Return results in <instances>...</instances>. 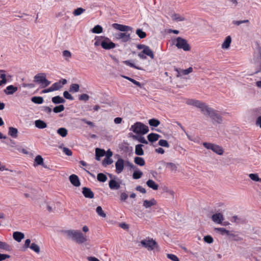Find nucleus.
<instances>
[{"label":"nucleus","instance_id":"58836bf2","mask_svg":"<svg viewBox=\"0 0 261 261\" xmlns=\"http://www.w3.org/2000/svg\"><path fill=\"white\" fill-rule=\"evenodd\" d=\"M143 175V172L141 171H135L133 174V177L134 179H137L141 177Z\"/></svg>","mask_w":261,"mask_h":261},{"label":"nucleus","instance_id":"c9c22d12","mask_svg":"<svg viewBox=\"0 0 261 261\" xmlns=\"http://www.w3.org/2000/svg\"><path fill=\"white\" fill-rule=\"evenodd\" d=\"M30 248L31 250H33L37 253H39L40 251L39 246L35 243L31 244V245L30 246Z\"/></svg>","mask_w":261,"mask_h":261},{"label":"nucleus","instance_id":"e2e57ef3","mask_svg":"<svg viewBox=\"0 0 261 261\" xmlns=\"http://www.w3.org/2000/svg\"><path fill=\"white\" fill-rule=\"evenodd\" d=\"M255 125L261 128V116H258L255 120Z\"/></svg>","mask_w":261,"mask_h":261},{"label":"nucleus","instance_id":"bf43d9fd","mask_svg":"<svg viewBox=\"0 0 261 261\" xmlns=\"http://www.w3.org/2000/svg\"><path fill=\"white\" fill-rule=\"evenodd\" d=\"M89 96L86 94H81L79 97L80 100H84V101L88 100L89 99Z\"/></svg>","mask_w":261,"mask_h":261},{"label":"nucleus","instance_id":"39448f33","mask_svg":"<svg viewBox=\"0 0 261 261\" xmlns=\"http://www.w3.org/2000/svg\"><path fill=\"white\" fill-rule=\"evenodd\" d=\"M174 44L178 48L182 49L184 51H189L191 49L187 41L180 37L176 38Z\"/></svg>","mask_w":261,"mask_h":261},{"label":"nucleus","instance_id":"0eeeda50","mask_svg":"<svg viewBox=\"0 0 261 261\" xmlns=\"http://www.w3.org/2000/svg\"><path fill=\"white\" fill-rule=\"evenodd\" d=\"M203 145L207 149H211L219 155H222L224 151L223 148L219 145L206 142H204Z\"/></svg>","mask_w":261,"mask_h":261},{"label":"nucleus","instance_id":"de8ad7c7","mask_svg":"<svg viewBox=\"0 0 261 261\" xmlns=\"http://www.w3.org/2000/svg\"><path fill=\"white\" fill-rule=\"evenodd\" d=\"M159 145L161 146L167 147V148H168L169 147V144L168 142L165 140H162V139L160 140L159 141Z\"/></svg>","mask_w":261,"mask_h":261},{"label":"nucleus","instance_id":"69168bd1","mask_svg":"<svg viewBox=\"0 0 261 261\" xmlns=\"http://www.w3.org/2000/svg\"><path fill=\"white\" fill-rule=\"evenodd\" d=\"M136 190L143 194H145L146 192V190L140 186H137L136 187Z\"/></svg>","mask_w":261,"mask_h":261},{"label":"nucleus","instance_id":"13d9d810","mask_svg":"<svg viewBox=\"0 0 261 261\" xmlns=\"http://www.w3.org/2000/svg\"><path fill=\"white\" fill-rule=\"evenodd\" d=\"M63 95H64V97L66 99H70V100L73 99V97L67 91L64 92Z\"/></svg>","mask_w":261,"mask_h":261},{"label":"nucleus","instance_id":"680f3d73","mask_svg":"<svg viewBox=\"0 0 261 261\" xmlns=\"http://www.w3.org/2000/svg\"><path fill=\"white\" fill-rule=\"evenodd\" d=\"M63 152L67 155L71 156L72 155V151L67 147L63 148Z\"/></svg>","mask_w":261,"mask_h":261},{"label":"nucleus","instance_id":"a211bd4d","mask_svg":"<svg viewBox=\"0 0 261 261\" xmlns=\"http://www.w3.org/2000/svg\"><path fill=\"white\" fill-rule=\"evenodd\" d=\"M109 186L110 188L112 190H118L120 187V184L114 179H112L109 181Z\"/></svg>","mask_w":261,"mask_h":261},{"label":"nucleus","instance_id":"6e6552de","mask_svg":"<svg viewBox=\"0 0 261 261\" xmlns=\"http://www.w3.org/2000/svg\"><path fill=\"white\" fill-rule=\"evenodd\" d=\"M124 167V161L119 158L115 163L116 172L119 174L122 172Z\"/></svg>","mask_w":261,"mask_h":261},{"label":"nucleus","instance_id":"c03bdc74","mask_svg":"<svg viewBox=\"0 0 261 261\" xmlns=\"http://www.w3.org/2000/svg\"><path fill=\"white\" fill-rule=\"evenodd\" d=\"M92 31L94 33H100L102 32V28L99 25H97L93 28Z\"/></svg>","mask_w":261,"mask_h":261},{"label":"nucleus","instance_id":"3c124183","mask_svg":"<svg viewBox=\"0 0 261 261\" xmlns=\"http://www.w3.org/2000/svg\"><path fill=\"white\" fill-rule=\"evenodd\" d=\"M53 91L58 90L62 88L60 82L55 83L51 86Z\"/></svg>","mask_w":261,"mask_h":261},{"label":"nucleus","instance_id":"052dcab7","mask_svg":"<svg viewBox=\"0 0 261 261\" xmlns=\"http://www.w3.org/2000/svg\"><path fill=\"white\" fill-rule=\"evenodd\" d=\"M10 257V256L9 255L0 253V261L4 260L7 258H9Z\"/></svg>","mask_w":261,"mask_h":261},{"label":"nucleus","instance_id":"4468645a","mask_svg":"<svg viewBox=\"0 0 261 261\" xmlns=\"http://www.w3.org/2000/svg\"><path fill=\"white\" fill-rule=\"evenodd\" d=\"M212 219L215 223L221 224L224 220V217L222 213H218L212 216Z\"/></svg>","mask_w":261,"mask_h":261},{"label":"nucleus","instance_id":"4d7b16f0","mask_svg":"<svg viewBox=\"0 0 261 261\" xmlns=\"http://www.w3.org/2000/svg\"><path fill=\"white\" fill-rule=\"evenodd\" d=\"M248 22H249V20L246 19V20H244L233 21V24L237 25H239L242 23H248Z\"/></svg>","mask_w":261,"mask_h":261},{"label":"nucleus","instance_id":"774afa93","mask_svg":"<svg viewBox=\"0 0 261 261\" xmlns=\"http://www.w3.org/2000/svg\"><path fill=\"white\" fill-rule=\"evenodd\" d=\"M87 259L88 261H100L98 258L94 256H88Z\"/></svg>","mask_w":261,"mask_h":261},{"label":"nucleus","instance_id":"7c9ffc66","mask_svg":"<svg viewBox=\"0 0 261 261\" xmlns=\"http://www.w3.org/2000/svg\"><path fill=\"white\" fill-rule=\"evenodd\" d=\"M96 212L100 217L105 218L107 216L106 214L102 210V208L100 206H98L96 207Z\"/></svg>","mask_w":261,"mask_h":261},{"label":"nucleus","instance_id":"4c0bfd02","mask_svg":"<svg viewBox=\"0 0 261 261\" xmlns=\"http://www.w3.org/2000/svg\"><path fill=\"white\" fill-rule=\"evenodd\" d=\"M97 180L101 182H105L107 179V176L103 173H98L97 176Z\"/></svg>","mask_w":261,"mask_h":261},{"label":"nucleus","instance_id":"8fccbe9b","mask_svg":"<svg viewBox=\"0 0 261 261\" xmlns=\"http://www.w3.org/2000/svg\"><path fill=\"white\" fill-rule=\"evenodd\" d=\"M7 82L6 74L4 73H0V86L5 84Z\"/></svg>","mask_w":261,"mask_h":261},{"label":"nucleus","instance_id":"aec40b11","mask_svg":"<svg viewBox=\"0 0 261 261\" xmlns=\"http://www.w3.org/2000/svg\"><path fill=\"white\" fill-rule=\"evenodd\" d=\"M146 185L149 188L154 190H157L159 188V185L152 179L148 180L146 181Z\"/></svg>","mask_w":261,"mask_h":261},{"label":"nucleus","instance_id":"f704fd0d","mask_svg":"<svg viewBox=\"0 0 261 261\" xmlns=\"http://www.w3.org/2000/svg\"><path fill=\"white\" fill-rule=\"evenodd\" d=\"M17 90V88L16 87H14L12 85L9 86L7 87V94H12L14 93Z\"/></svg>","mask_w":261,"mask_h":261},{"label":"nucleus","instance_id":"5fc2aeb1","mask_svg":"<svg viewBox=\"0 0 261 261\" xmlns=\"http://www.w3.org/2000/svg\"><path fill=\"white\" fill-rule=\"evenodd\" d=\"M204 242L207 243H212L213 242V238L210 236H206L204 237L203 239Z\"/></svg>","mask_w":261,"mask_h":261},{"label":"nucleus","instance_id":"e433bc0d","mask_svg":"<svg viewBox=\"0 0 261 261\" xmlns=\"http://www.w3.org/2000/svg\"><path fill=\"white\" fill-rule=\"evenodd\" d=\"M136 33L141 39L144 38L146 36V33L140 29L136 30Z\"/></svg>","mask_w":261,"mask_h":261},{"label":"nucleus","instance_id":"2f4dec72","mask_svg":"<svg viewBox=\"0 0 261 261\" xmlns=\"http://www.w3.org/2000/svg\"><path fill=\"white\" fill-rule=\"evenodd\" d=\"M67 129L64 127H61L57 130V133L62 137H65L67 135Z\"/></svg>","mask_w":261,"mask_h":261},{"label":"nucleus","instance_id":"49530a36","mask_svg":"<svg viewBox=\"0 0 261 261\" xmlns=\"http://www.w3.org/2000/svg\"><path fill=\"white\" fill-rule=\"evenodd\" d=\"M113 160L111 158H106L102 161V165L105 166L108 165H111L113 163Z\"/></svg>","mask_w":261,"mask_h":261},{"label":"nucleus","instance_id":"ddd939ff","mask_svg":"<svg viewBox=\"0 0 261 261\" xmlns=\"http://www.w3.org/2000/svg\"><path fill=\"white\" fill-rule=\"evenodd\" d=\"M112 27L116 30H118L121 32H126L128 31H130L132 30L131 28L122 24H120L118 23H113L112 24Z\"/></svg>","mask_w":261,"mask_h":261},{"label":"nucleus","instance_id":"09e8293b","mask_svg":"<svg viewBox=\"0 0 261 261\" xmlns=\"http://www.w3.org/2000/svg\"><path fill=\"white\" fill-rule=\"evenodd\" d=\"M249 177L253 181H259V178L257 174L250 173L249 175Z\"/></svg>","mask_w":261,"mask_h":261},{"label":"nucleus","instance_id":"338daca9","mask_svg":"<svg viewBox=\"0 0 261 261\" xmlns=\"http://www.w3.org/2000/svg\"><path fill=\"white\" fill-rule=\"evenodd\" d=\"M128 197L127 194L125 193H122L120 195V199L121 200H125Z\"/></svg>","mask_w":261,"mask_h":261},{"label":"nucleus","instance_id":"393cba45","mask_svg":"<svg viewBox=\"0 0 261 261\" xmlns=\"http://www.w3.org/2000/svg\"><path fill=\"white\" fill-rule=\"evenodd\" d=\"M215 230L217 232H220L221 234H226L229 236H233L234 235L230 232L228 230H226L224 228H216Z\"/></svg>","mask_w":261,"mask_h":261},{"label":"nucleus","instance_id":"f03ea898","mask_svg":"<svg viewBox=\"0 0 261 261\" xmlns=\"http://www.w3.org/2000/svg\"><path fill=\"white\" fill-rule=\"evenodd\" d=\"M62 233L67 239L70 240L77 244H85L88 241L86 235L79 230L72 229L63 230Z\"/></svg>","mask_w":261,"mask_h":261},{"label":"nucleus","instance_id":"f257e3e1","mask_svg":"<svg viewBox=\"0 0 261 261\" xmlns=\"http://www.w3.org/2000/svg\"><path fill=\"white\" fill-rule=\"evenodd\" d=\"M187 104L199 109L204 115L209 116L214 123L218 124L222 123L223 119L221 116L218 114L215 110L208 107L205 103L198 100L191 99L187 101Z\"/></svg>","mask_w":261,"mask_h":261},{"label":"nucleus","instance_id":"37998d69","mask_svg":"<svg viewBox=\"0 0 261 261\" xmlns=\"http://www.w3.org/2000/svg\"><path fill=\"white\" fill-rule=\"evenodd\" d=\"M160 123V122L155 119H151L149 120V124L151 126H153L154 127H157Z\"/></svg>","mask_w":261,"mask_h":261},{"label":"nucleus","instance_id":"b1692460","mask_svg":"<svg viewBox=\"0 0 261 261\" xmlns=\"http://www.w3.org/2000/svg\"><path fill=\"white\" fill-rule=\"evenodd\" d=\"M160 137V135L154 133H151L147 136L148 140L151 142L157 141Z\"/></svg>","mask_w":261,"mask_h":261},{"label":"nucleus","instance_id":"c85d7f7f","mask_svg":"<svg viewBox=\"0 0 261 261\" xmlns=\"http://www.w3.org/2000/svg\"><path fill=\"white\" fill-rule=\"evenodd\" d=\"M84 11H85V9L82 8H78L74 10L72 12H67L68 15H71V14L78 16L81 15Z\"/></svg>","mask_w":261,"mask_h":261},{"label":"nucleus","instance_id":"a18cd8bd","mask_svg":"<svg viewBox=\"0 0 261 261\" xmlns=\"http://www.w3.org/2000/svg\"><path fill=\"white\" fill-rule=\"evenodd\" d=\"M64 110V106L63 105H60L57 107H55L53 111L55 113H58L62 112Z\"/></svg>","mask_w":261,"mask_h":261},{"label":"nucleus","instance_id":"79ce46f5","mask_svg":"<svg viewBox=\"0 0 261 261\" xmlns=\"http://www.w3.org/2000/svg\"><path fill=\"white\" fill-rule=\"evenodd\" d=\"M63 56L65 60L68 61L71 57V54L69 50H65L63 51Z\"/></svg>","mask_w":261,"mask_h":261},{"label":"nucleus","instance_id":"9d476101","mask_svg":"<svg viewBox=\"0 0 261 261\" xmlns=\"http://www.w3.org/2000/svg\"><path fill=\"white\" fill-rule=\"evenodd\" d=\"M157 204V201L154 198L150 200H144L143 201V206L144 208L148 209L150 208L152 206H155Z\"/></svg>","mask_w":261,"mask_h":261},{"label":"nucleus","instance_id":"72a5a7b5","mask_svg":"<svg viewBox=\"0 0 261 261\" xmlns=\"http://www.w3.org/2000/svg\"><path fill=\"white\" fill-rule=\"evenodd\" d=\"M31 100L34 103L41 104L43 102V98L40 96H34L32 98Z\"/></svg>","mask_w":261,"mask_h":261},{"label":"nucleus","instance_id":"6ab92c4d","mask_svg":"<svg viewBox=\"0 0 261 261\" xmlns=\"http://www.w3.org/2000/svg\"><path fill=\"white\" fill-rule=\"evenodd\" d=\"M11 250V246L7 243L0 241V250L10 251Z\"/></svg>","mask_w":261,"mask_h":261},{"label":"nucleus","instance_id":"603ef678","mask_svg":"<svg viewBox=\"0 0 261 261\" xmlns=\"http://www.w3.org/2000/svg\"><path fill=\"white\" fill-rule=\"evenodd\" d=\"M180 71L183 75H187L193 71V68L192 67H189L187 69H180Z\"/></svg>","mask_w":261,"mask_h":261},{"label":"nucleus","instance_id":"473e14b6","mask_svg":"<svg viewBox=\"0 0 261 261\" xmlns=\"http://www.w3.org/2000/svg\"><path fill=\"white\" fill-rule=\"evenodd\" d=\"M143 54L149 56L151 59L154 58L153 53L148 46H147L145 49L143 50Z\"/></svg>","mask_w":261,"mask_h":261},{"label":"nucleus","instance_id":"f8f14e48","mask_svg":"<svg viewBox=\"0 0 261 261\" xmlns=\"http://www.w3.org/2000/svg\"><path fill=\"white\" fill-rule=\"evenodd\" d=\"M69 180L71 184L76 187H79L81 185V182L78 176L75 174H72L69 177Z\"/></svg>","mask_w":261,"mask_h":261},{"label":"nucleus","instance_id":"dca6fc26","mask_svg":"<svg viewBox=\"0 0 261 261\" xmlns=\"http://www.w3.org/2000/svg\"><path fill=\"white\" fill-rule=\"evenodd\" d=\"M43 161L44 160L43 158L40 155H37L35 158L34 166L36 167L40 165L43 166L44 167L46 168V166H44Z\"/></svg>","mask_w":261,"mask_h":261},{"label":"nucleus","instance_id":"1a4fd4ad","mask_svg":"<svg viewBox=\"0 0 261 261\" xmlns=\"http://www.w3.org/2000/svg\"><path fill=\"white\" fill-rule=\"evenodd\" d=\"M116 38L121 40L123 42H126L130 40V34L126 33H118L116 34Z\"/></svg>","mask_w":261,"mask_h":261},{"label":"nucleus","instance_id":"ea45409f","mask_svg":"<svg viewBox=\"0 0 261 261\" xmlns=\"http://www.w3.org/2000/svg\"><path fill=\"white\" fill-rule=\"evenodd\" d=\"M166 167L171 171H176L177 170L176 165L172 163H167L166 164Z\"/></svg>","mask_w":261,"mask_h":261},{"label":"nucleus","instance_id":"cd10ccee","mask_svg":"<svg viewBox=\"0 0 261 261\" xmlns=\"http://www.w3.org/2000/svg\"><path fill=\"white\" fill-rule=\"evenodd\" d=\"M52 101L55 104L64 103L65 100L60 96H55L52 98Z\"/></svg>","mask_w":261,"mask_h":261},{"label":"nucleus","instance_id":"a878e982","mask_svg":"<svg viewBox=\"0 0 261 261\" xmlns=\"http://www.w3.org/2000/svg\"><path fill=\"white\" fill-rule=\"evenodd\" d=\"M143 145L138 144L135 147V153L138 155H143L144 151L142 149Z\"/></svg>","mask_w":261,"mask_h":261},{"label":"nucleus","instance_id":"864d4df0","mask_svg":"<svg viewBox=\"0 0 261 261\" xmlns=\"http://www.w3.org/2000/svg\"><path fill=\"white\" fill-rule=\"evenodd\" d=\"M167 257L168 258L170 259L172 261H179V260L178 258V257L176 255H175L174 254H167Z\"/></svg>","mask_w":261,"mask_h":261},{"label":"nucleus","instance_id":"7ed1b4c3","mask_svg":"<svg viewBox=\"0 0 261 261\" xmlns=\"http://www.w3.org/2000/svg\"><path fill=\"white\" fill-rule=\"evenodd\" d=\"M140 244L142 247L146 248L148 251L159 250L158 243L153 239L146 238L142 240L141 241Z\"/></svg>","mask_w":261,"mask_h":261},{"label":"nucleus","instance_id":"bb28decb","mask_svg":"<svg viewBox=\"0 0 261 261\" xmlns=\"http://www.w3.org/2000/svg\"><path fill=\"white\" fill-rule=\"evenodd\" d=\"M96 159L98 161L99 160V158L104 156L105 154V151L103 149L99 148H96L95 149Z\"/></svg>","mask_w":261,"mask_h":261},{"label":"nucleus","instance_id":"f3484780","mask_svg":"<svg viewBox=\"0 0 261 261\" xmlns=\"http://www.w3.org/2000/svg\"><path fill=\"white\" fill-rule=\"evenodd\" d=\"M13 237L15 241L18 242H20L23 239H24V234L21 232L15 231L13 233Z\"/></svg>","mask_w":261,"mask_h":261},{"label":"nucleus","instance_id":"412c9836","mask_svg":"<svg viewBox=\"0 0 261 261\" xmlns=\"http://www.w3.org/2000/svg\"><path fill=\"white\" fill-rule=\"evenodd\" d=\"M18 129L16 128H14L13 127H9V132L8 134L12 138H16L18 136Z\"/></svg>","mask_w":261,"mask_h":261},{"label":"nucleus","instance_id":"5701e85b","mask_svg":"<svg viewBox=\"0 0 261 261\" xmlns=\"http://www.w3.org/2000/svg\"><path fill=\"white\" fill-rule=\"evenodd\" d=\"M231 42V38L230 36H228L222 44V48L223 49H228Z\"/></svg>","mask_w":261,"mask_h":261},{"label":"nucleus","instance_id":"20e7f679","mask_svg":"<svg viewBox=\"0 0 261 261\" xmlns=\"http://www.w3.org/2000/svg\"><path fill=\"white\" fill-rule=\"evenodd\" d=\"M130 130L137 134H145L149 131L148 127L140 122L133 125Z\"/></svg>","mask_w":261,"mask_h":261},{"label":"nucleus","instance_id":"423d86ee","mask_svg":"<svg viewBox=\"0 0 261 261\" xmlns=\"http://www.w3.org/2000/svg\"><path fill=\"white\" fill-rule=\"evenodd\" d=\"M34 79V82L40 84L42 88H45L50 84V82L46 79V74L44 73L36 74Z\"/></svg>","mask_w":261,"mask_h":261},{"label":"nucleus","instance_id":"6e6d98bb","mask_svg":"<svg viewBox=\"0 0 261 261\" xmlns=\"http://www.w3.org/2000/svg\"><path fill=\"white\" fill-rule=\"evenodd\" d=\"M123 63L125 64L128 65V66H130L132 67L136 68V69H139V70L141 69V68H139V67H138L136 66L133 63H131L130 61H123Z\"/></svg>","mask_w":261,"mask_h":261},{"label":"nucleus","instance_id":"2eb2a0df","mask_svg":"<svg viewBox=\"0 0 261 261\" xmlns=\"http://www.w3.org/2000/svg\"><path fill=\"white\" fill-rule=\"evenodd\" d=\"M82 193L86 198H93L94 197V193L89 188H83Z\"/></svg>","mask_w":261,"mask_h":261},{"label":"nucleus","instance_id":"9b49d317","mask_svg":"<svg viewBox=\"0 0 261 261\" xmlns=\"http://www.w3.org/2000/svg\"><path fill=\"white\" fill-rule=\"evenodd\" d=\"M102 47L105 49H110L115 47V44L109 39L105 40L101 43Z\"/></svg>","mask_w":261,"mask_h":261},{"label":"nucleus","instance_id":"4be33fe9","mask_svg":"<svg viewBox=\"0 0 261 261\" xmlns=\"http://www.w3.org/2000/svg\"><path fill=\"white\" fill-rule=\"evenodd\" d=\"M35 126L40 129L45 128L47 127L46 123L41 120H37L35 121Z\"/></svg>","mask_w":261,"mask_h":261},{"label":"nucleus","instance_id":"c756f323","mask_svg":"<svg viewBox=\"0 0 261 261\" xmlns=\"http://www.w3.org/2000/svg\"><path fill=\"white\" fill-rule=\"evenodd\" d=\"M134 162L137 165L141 166H144L145 163L144 160L142 158L138 157V156L135 157L134 158Z\"/></svg>","mask_w":261,"mask_h":261},{"label":"nucleus","instance_id":"a19ab883","mask_svg":"<svg viewBox=\"0 0 261 261\" xmlns=\"http://www.w3.org/2000/svg\"><path fill=\"white\" fill-rule=\"evenodd\" d=\"M80 86L77 84H73L71 85L70 87L69 91L70 92H78L79 90Z\"/></svg>","mask_w":261,"mask_h":261},{"label":"nucleus","instance_id":"0e129e2a","mask_svg":"<svg viewBox=\"0 0 261 261\" xmlns=\"http://www.w3.org/2000/svg\"><path fill=\"white\" fill-rule=\"evenodd\" d=\"M137 139L138 141L140 142V143L145 144H148V142L147 141V140L143 137H139Z\"/></svg>","mask_w":261,"mask_h":261}]
</instances>
